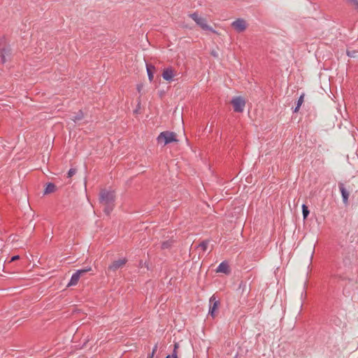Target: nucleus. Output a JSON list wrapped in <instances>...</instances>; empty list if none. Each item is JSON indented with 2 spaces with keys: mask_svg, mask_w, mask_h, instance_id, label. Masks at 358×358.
<instances>
[{
  "mask_svg": "<svg viewBox=\"0 0 358 358\" xmlns=\"http://www.w3.org/2000/svg\"><path fill=\"white\" fill-rule=\"evenodd\" d=\"M115 195L113 192H109L106 190H103L100 194V201L101 202L106 206L104 211L108 214L111 210V208H109V206L114 201Z\"/></svg>",
  "mask_w": 358,
  "mask_h": 358,
  "instance_id": "1",
  "label": "nucleus"
},
{
  "mask_svg": "<svg viewBox=\"0 0 358 358\" xmlns=\"http://www.w3.org/2000/svg\"><path fill=\"white\" fill-rule=\"evenodd\" d=\"M231 103L232 104L234 112H243L246 104V101L244 97L241 96H234L232 98Z\"/></svg>",
  "mask_w": 358,
  "mask_h": 358,
  "instance_id": "2",
  "label": "nucleus"
},
{
  "mask_svg": "<svg viewBox=\"0 0 358 358\" xmlns=\"http://www.w3.org/2000/svg\"><path fill=\"white\" fill-rule=\"evenodd\" d=\"M190 17L203 30H208L213 33H216L211 27H210L205 18L199 16L197 13H194L190 15Z\"/></svg>",
  "mask_w": 358,
  "mask_h": 358,
  "instance_id": "3",
  "label": "nucleus"
},
{
  "mask_svg": "<svg viewBox=\"0 0 358 358\" xmlns=\"http://www.w3.org/2000/svg\"><path fill=\"white\" fill-rule=\"evenodd\" d=\"M177 75L176 71L173 67H167L163 70L162 78L164 80L168 82L174 80L175 77Z\"/></svg>",
  "mask_w": 358,
  "mask_h": 358,
  "instance_id": "4",
  "label": "nucleus"
},
{
  "mask_svg": "<svg viewBox=\"0 0 358 358\" xmlns=\"http://www.w3.org/2000/svg\"><path fill=\"white\" fill-rule=\"evenodd\" d=\"M90 271H91L90 267L88 268H86V269H81V270L77 271L74 274H73V275L70 280V282H69L67 286L70 287V286H73V285H77V283L79 281L80 278L83 275H84L85 273H87Z\"/></svg>",
  "mask_w": 358,
  "mask_h": 358,
  "instance_id": "5",
  "label": "nucleus"
},
{
  "mask_svg": "<svg viewBox=\"0 0 358 358\" xmlns=\"http://www.w3.org/2000/svg\"><path fill=\"white\" fill-rule=\"evenodd\" d=\"M210 307H209V314L215 317L217 316V311L220 306V302L216 299L215 296L213 295L210 298Z\"/></svg>",
  "mask_w": 358,
  "mask_h": 358,
  "instance_id": "6",
  "label": "nucleus"
},
{
  "mask_svg": "<svg viewBox=\"0 0 358 358\" xmlns=\"http://www.w3.org/2000/svg\"><path fill=\"white\" fill-rule=\"evenodd\" d=\"M231 26L238 32H242L246 29V22L242 19H238L232 22Z\"/></svg>",
  "mask_w": 358,
  "mask_h": 358,
  "instance_id": "7",
  "label": "nucleus"
},
{
  "mask_svg": "<svg viewBox=\"0 0 358 358\" xmlns=\"http://www.w3.org/2000/svg\"><path fill=\"white\" fill-rule=\"evenodd\" d=\"M159 145H165L171 142L177 141L174 136H158L157 138Z\"/></svg>",
  "mask_w": 358,
  "mask_h": 358,
  "instance_id": "8",
  "label": "nucleus"
},
{
  "mask_svg": "<svg viewBox=\"0 0 358 358\" xmlns=\"http://www.w3.org/2000/svg\"><path fill=\"white\" fill-rule=\"evenodd\" d=\"M127 262L126 259H120L114 261L108 267L109 271H115L117 269L122 268Z\"/></svg>",
  "mask_w": 358,
  "mask_h": 358,
  "instance_id": "9",
  "label": "nucleus"
},
{
  "mask_svg": "<svg viewBox=\"0 0 358 358\" xmlns=\"http://www.w3.org/2000/svg\"><path fill=\"white\" fill-rule=\"evenodd\" d=\"M340 192L342 195L343 201L344 204L347 205L348 203V198L350 196L349 192L347 191V189L345 188L344 185L343 183H340L338 185Z\"/></svg>",
  "mask_w": 358,
  "mask_h": 358,
  "instance_id": "10",
  "label": "nucleus"
},
{
  "mask_svg": "<svg viewBox=\"0 0 358 358\" xmlns=\"http://www.w3.org/2000/svg\"><path fill=\"white\" fill-rule=\"evenodd\" d=\"M146 70H147L148 79L150 82H152L154 78V73L155 71V67L152 64H146Z\"/></svg>",
  "mask_w": 358,
  "mask_h": 358,
  "instance_id": "11",
  "label": "nucleus"
},
{
  "mask_svg": "<svg viewBox=\"0 0 358 358\" xmlns=\"http://www.w3.org/2000/svg\"><path fill=\"white\" fill-rule=\"evenodd\" d=\"M217 272L219 273H229V266L225 262H222L217 268Z\"/></svg>",
  "mask_w": 358,
  "mask_h": 358,
  "instance_id": "12",
  "label": "nucleus"
},
{
  "mask_svg": "<svg viewBox=\"0 0 358 358\" xmlns=\"http://www.w3.org/2000/svg\"><path fill=\"white\" fill-rule=\"evenodd\" d=\"M136 89L139 96L145 94V85L143 83H139L136 85Z\"/></svg>",
  "mask_w": 358,
  "mask_h": 358,
  "instance_id": "13",
  "label": "nucleus"
},
{
  "mask_svg": "<svg viewBox=\"0 0 358 358\" xmlns=\"http://www.w3.org/2000/svg\"><path fill=\"white\" fill-rule=\"evenodd\" d=\"M56 189V187L54 184L52 183H49L45 189V194H50V193H52L55 191Z\"/></svg>",
  "mask_w": 358,
  "mask_h": 358,
  "instance_id": "14",
  "label": "nucleus"
},
{
  "mask_svg": "<svg viewBox=\"0 0 358 358\" xmlns=\"http://www.w3.org/2000/svg\"><path fill=\"white\" fill-rule=\"evenodd\" d=\"M302 213L303 219L306 220L310 212L308 209V207L305 204L302 205Z\"/></svg>",
  "mask_w": 358,
  "mask_h": 358,
  "instance_id": "15",
  "label": "nucleus"
},
{
  "mask_svg": "<svg viewBox=\"0 0 358 358\" xmlns=\"http://www.w3.org/2000/svg\"><path fill=\"white\" fill-rule=\"evenodd\" d=\"M208 245V241H203L201 243L199 244V247L201 248L203 252H205Z\"/></svg>",
  "mask_w": 358,
  "mask_h": 358,
  "instance_id": "16",
  "label": "nucleus"
},
{
  "mask_svg": "<svg viewBox=\"0 0 358 358\" xmlns=\"http://www.w3.org/2000/svg\"><path fill=\"white\" fill-rule=\"evenodd\" d=\"M179 348V344L176 343L174 345V350L172 354V358H178V352L177 350Z\"/></svg>",
  "mask_w": 358,
  "mask_h": 358,
  "instance_id": "17",
  "label": "nucleus"
},
{
  "mask_svg": "<svg viewBox=\"0 0 358 358\" xmlns=\"http://www.w3.org/2000/svg\"><path fill=\"white\" fill-rule=\"evenodd\" d=\"M303 97H304V94H302L300 96V97L297 101L298 108H300L301 106L302 105V103L303 102Z\"/></svg>",
  "mask_w": 358,
  "mask_h": 358,
  "instance_id": "18",
  "label": "nucleus"
},
{
  "mask_svg": "<svg viewBox=\"0 0 358 358\" xmlns=\"http://www.w3.org/2000/svg\"><path fill=\"white\" fill-rule=\"evenodd\" d=\"M157 345L156 344V345L154 346L153 349H152V353H151V354H150V355L148 356V357H152V358H153L154 355L155 354V352H157Z\"/></svg>",
  "mask_w": 358,
  "mask_h": 358,
  "instance_id": "19",
  "label": "nucleus"
},
{
  "mask_svg": "<svg viewBox=\"0 0 358 358\" xmlns=\"http://www.w3.org/2000/svg\"><path fill=\"white\" fill-rule=\"evenodd\" d=\"M76 172V169H71L69 172H68V176L69 177H72Z\"/></svg>",
  "mask_w": 358,
  "mask_h": 358,
  "instance_id": "20",
  "label": "nucleus"
},
{
  "mask_svg": "<svg viewBox=\"0 0 358 358\" xmlns=\"http://www.w3.org/2000/svg\"><path fill=\"white\" fill-rule=\"evenodd\" d=\"M170 245H171V244L169 242H164L162 243V248H168Z\"/></svg>",
  "mask_w": 358,
  "mask_h": 358,
  "instance_id": "21",
  "label": "nucleus"
},
{
  "mask_svg": "<svg viewBox=\"0 0 358 358\" xmlns=\"http://www.w3.org/2000/svg\"><path fill=\"white\" fill-rule=\"evenodd\" d=\"M20 259V256H19V255L13 256V257L11 258V259H10V262H14V261H16V260H17V259Z\"/></svg>",
  "mask_w": 358,
  "mask_h": 358,
  "instance_id": "22",
  "label": "nucleus"
},
{
  "mask_svg": "<svg viewBox=\"0 0 358 358\" xmlns=\"http://www.w3.org/2000/svg\"><path fill=\"white\" fill-rule=\"evenodd\" d=\"M299 109V108H298V105L296 106V108L294 109V112H296L298 111V110Z\"/></svg>",
  "mask_w": 358,
  "mask_h": 358,
  "instance_id": "23",
  "label": "nucleus"
},
{
  "mask_svg": "<svg viewBox=\"0 0 358 358\" xmlns=\"http://www.w3.org/2000/svg\"><path fill=\"white\" fill-rule=\"evenodd\" d=\"M354 1H355V3L357 5H358V2H357V1L354 0Z\"/></svg>",
  "mask_w": 358,
  "mask_h": 358,
  "instance_id": "24",
  "label": "nucleus"
},
{
  "mask_svg": "<svg viewBox=\"0 0 358 358\" xmlns=\"http://www.w3.org/2000/svg\"><path fill=\"white\" fill-rule=\"evenodd\" d=\"M160 134H161V135H163V134H166V133H165V132H162Z\"/></svg>",
  "mask_w": 358,
  "mask_h": 358,
  "instance_id": "25",
  "label": "nucleus"
},
{
  "mask_svg": "<svg viewBox=\"0 0 358 358\" xmlns=\"http://www.w3.org/2000/svg\"><path fill=\"white\" fill-rule=\"evenodd\" d=\"M313 253H312V255H311V257H310V261H311V260H312V259H313Z\"/></svg>",
  "mask_w": 358,
  "mask_h": 358,
  "instance_id": "26",
  "label": "nucleus"
},
{
  "mask_svg": "<svg viewBox=\"0 0 358 358\" xmlns=\"http://www.w3.org/2000/svg\"><path fill=\"white\" fill-rule=\"evenodd\" d=\"M134 113H138V110H136L134 111Z\"/></svg>",
  "mask_w": 358,
  "mask_h": 358,
  "instance_id": "27",
  "label": "nucleus"
},
{
  "mask_svg": "<svg viewBox=\"0 0 358 358\" xmlns=\"http://www.w3.org/2000/svg\"><path fill=\"white\" fill-rule=\"evenodd\" d=\"M166 358H171V356H170V355H169V356H167Z\"/></svg>",
  "mask_w": 358,
  "mask_h": 358,
  "instance_id": "28",
  "label": "nucleus"
},
{
  "mask_svg": "<svg viewBox=\"0 0 358 358\" xmlns=\"http://www.w3.org/2000/svg\"><path fill=\"white\" fill-rule=\"evenodd\" d=\"M147 358H152V357H147Z\"/></svg>",
  "mask_w": 358,
  "mask_h": 358,
  "instance_id": "29",
  "label": "nucleus"
}]
</instances>
